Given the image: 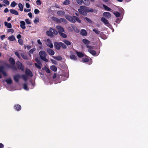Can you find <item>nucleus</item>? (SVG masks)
Here are the masks:
<instances>
[{"label":"nucleus","instance_id":"nucleus-1","mask_svg":"<svg viewBox=\"0 0 148 148\" xmlns=\"http://www.w3.org/2000/svg\"><path fill=\"white\" fill-rule=\"evenodd\" d=\"M65 17L67 20L73 23H75L76 21L79 23L81 22V20L79 18L75 16H71L69 15L66 14Z\"/></svg>","mask_w":148,"mask_h":148},{"label":"nucleus","instance_id":"nucleus-2","mask_svg":"<svg viewBox=\"0 0 148 148\" xmlns=\"http://www.w3.org/2000/svg\"><path fill=\"white\" fill-rule=\"evenodd\" d=\"M39 54L42 60L46 62H48V60L46 58L47 54L45 51H41L39 53Z\"/></svg>","mask_w":148,"mask_h":148},{"label":"nucleus","instance_id":"nucleus-3","mask_svg":"<svg viewBox=\"0 0 148 148\" xmlns=\"http://www.w3.org/2000/svg\"><path fill=\"white\" fill-rule=\"evenodd\" d=\"M77 3L79 5H82L84 3L86 5H88L90 3L88 0H76Z\"/></svg>","mask_w":148,"mask_h":148},{"label":"nucleus","instance_id":"nucleus-4","mask_svg":"<svg viewBox=\"0 0 148 148\" xmlns=\"http://www.w3.org/2000/svg\"><path fill=\"white\" fill-rule=\"evenodd\" d=\"M83 7H85V6H81L80 9H78V11L81 14L84 16H86L87 14V12L83 9L84 8Z\"/></svg>","mask_w":148,"mask_h":148},{"label":"nucleus","instance_id":"nucleus-5","mask_svg":"<svg viewBox=\"0 0 148 148\" xmlns=\"http://www.w3.org/2000/svg\"><path fill=\"white\" fill-rule=\"evenodd\" d=\"M16 64L18 69L21 70L22 71H24V66L22 63L19 61H18L16 62Z\"/></svg>","mask_w":148,"mask_h":148},{"label":"nucleus","instance_id":"nucleus-6","mask_svg":"<svg viewBox=\"0 0 148 148\" xmlns=\"http://www.w3.org/2000/svg\"><path fill=\"white\" fill-rule=\"evenodd\" d=\"M51 29H52V28H50L49 30L47 31L46 33L47 35L49 36L51 38L53 37L54 36L53 34H52Z\"/></svg>","mask_w":148,"mask_h":148},{"label":"nucleus","instance_id":"nucleus-7","mask_svg":"<svg viewBox=\"0 0 148 148\" xmlns=\"http://www.w3.org/2000/svg\"><path fill=\"white\" fill-rule=\"evenodd\" d=\"M101 20L105 25L107 26H109V25H110V24L109 23L108 20L105 18L103 17L101 18Z\"/></svg>","mask_w":148,"mask_h":148},{"label":"nucleus","instance_id":"nucleus-8","mask_svg":"<svg viewBox=\"0 0 148 148\" xmlns=\"http://www.w3.org/2000/svg\"><path fill=\"white\" fill-rule=\"evenodd\" d=\"M25 72L26 75L30 77H32L33 76V75L32 72L29 69H26Z\"/></svg>","mask_w":148,"mask_h":148},{"label":"nucleus","instance_id":"nucleus-9","mask_svg":"<svg viewBox=\"0 0 148 148\" xmlns=\"http://www.w3.org/2000/svg\"><path fill=\"white\" fill-rule=\"evenodd\" d=\"M55 48L58 50H60L61 48V45L60 42H54Z\"/></svg>","mask_w":148,"mask_h":148},{"label":"nucleus","instance_id":"nucleus-10","mask_svg":"<svg viewBox=\"0 0 148 148\" xmlns=\"http://www.w3.org/2000/svg\"><path fill=\"white\" fill-rule=\"evenodd\" d=\"M47 45L51 48L53 47V45L51 42V40L49 39H47L46 40Z\"/></svg>","mask_w":148,"mask_h":148},{"label":"nucleus","instance_id":"nucleus-11","mask_svg":"<svg viewBox=\"0 0 148 148\" xmlns=\"http://www.w3.org/2000/svg\"><path fill=\"white\" fill-rule=\"evenodd\" d=\"M56 28L58 30V33L59 34L64 32V29L60 26H56Z\"/></svg>","mask_w":148,"mask_h":148},{"label":"nucleus","instance_id":"nucleus-12","mask_svg":"<svg viewBox=\"0 0 148 148\" xmlns=\"http://www.w3.org/2000/svg\"><path fill=\"white\" fill-rule=\"evenodd\" d=\"M21 76L19 74H17L14 76V79L16 82H18Z\"/></svg>","mask_w":148,"mask_h":148},{"label":"nucleus","instance_id":"nucleus-13","mask_svg":"<svg viewBox=\"0 0 148 148\" xmlns=\"http://www.w3.org/2000/svg\"><path fill=\"white\" fill-rule=\"evenodd\" d=\"M47 52L49 55L53 56L54 54V51L52 49L50 48H47Z\"/></svg>","mask_w":148,"mask_h":148},{"label":"nucleus","instance_id":"nucleus-14","mask_svg":"<svg viewBox=\"0 0 148 148\" xmlns=\"http://www.w3.org/2000/svg\"><path fill=\"white\" fill-rule=\"evenodd\" d=\"M83 9L86 12H93V10L92 8H89L88 7L86 6L85 7H83Z\"/></svg>","mask_w":148,"mask_h":148},{"label":"nucleus","instance_id":"nucleus-15","mask_svg":"<svg viewBox=\"0 0 148 148\" xmlns=\"http://www.w3.org/2000/svg\"><path fill=\"white\" fill-rule=\"evenodd\" d=\"M103 16L107 18H109L111 16V14L109 12H104L103 14Z\"/></svg>","mask_w":148,"mask_h":148},{"label":"nucleus","instance_id":"nucleus-16","mask_svg":"<svg viewBox=\"0 0 148 148\" xmlns=\"http://www.w3.org/2000/svg\"><path fill=\"white\" fill-rule=\"evenodd\" d=\"M14 109L16 110L17 111L20 110L21 109V106L18 104L15 105L14 106Z\"/></svg>","mask_w":148,"mask_h":148},{"label":"nucleus","instance_id":"nucleus-17","mask_svg":"<svg viewBox=\"0 0 148 148\" xmlns=\"http://www.w3.org/2000/svg\"><path fill=\"white\" fill-rule=\"evenodd\" d=\"M25 23L24 21H20V27L22 29H25Z\"/></svg>","mask_w":148,"mask_h":148},{"label":"nucleus","instance_id":"nucleus-18","mask_svg":"<svg viewBox=\"0 0 148 148\" xmlns=\"http://www.w3.org/2000/svg\"><path fill=\"white\" fill-rule=\"evenodd\" d=\"M80 34L81 35L83 36H86L87 35V33L86 31L84 29H82L81 30Z\"/></svg>","mask_w":148,"mask_h":148},{"label":"nucleus","instance_id":"nucleus-19","mask_svg":"<svg viewBox=\"0 0 148 148\" xmlns=\"http://www.w3.org/2000/svg\"><path fill=\"white\" fill-rule=\"evenodd\" d=\"M10 63L12 65H14L15 64V61L14 60L12 57L10 58L9 60Z\"/></svg>","mask_w":148,"mask_h":148},{"label":"nucleus","instance_id":"nucleus-20","mask_svg":"<svg viewBox=\"0 0 148 148\" xmlns=\"http://www.w3.org/2000/svg\"><path fill=\"white\" fill-rule=\"evenodd\" d=\"M75 52L77 55L79 57L82 58L84 57V55L82 53L80 52H78L76 51H75Z\"/></svg>","mask_w":148,"mask_h":148},{"label":"nucleus","instance_id":"nucleus-21","mask_svg":"<svg viewBox=\"0 0 148 148\" xmlns=\"http://www.w3.org/2000/svg\"><path fill=\"white\" fill-rule=\"evenodd\" d=\"M4 25L8 28H10L12 27V25L10 23H8L6 21L4 22Z\"/></svg>","mask_w":148,"mask_h":148},{"label":"nucleus","instance_id":"nucleus-22","mask_svg":"<svg viewBox=\"0 0 148 148\" xmlns=\"http://www.w3.org/2000/svg\"><path fill=\"white\" fill-rule=\"evenodd\" d=\"M10 11L12 14L15 15H18V13L17 11L15 10L10 9Z\"/></svg>","mask_w":148,"mask_h":148},{"label":"nucleus","instance_id":"nucleus-23","mask_svg":"<svg viewBox=\"0 0 148 148\" xmlns=\"http://www.w3.org/2000/svg\"><path fill=\"white\" fill-rule=\"evenodd\" d=\"M70 58L74 60H77V59L76 56L74 54H71L70 56Z\"/></svg>","mask_w":148,"mask_h":148},{"label":"nucleus","instance_id":"nucleus-24","mask_svg":"<svg viewBox=\"0 0 148 148\" xmlns=\"http://www.w3.org/2000/svg\"><path fill=\"white\" fill-rule=\"evenodd\" d=\"M57 14L60 16L64 15L65 14V12L63 10H59L57 12Z\"/></svg>","mask_w":148,"mask_h":148},{"label":"nucleus","instance_id":"nucleus-25","mask_svg":"<svg viewBox=\"0 0 148 148\" xmlns=\"http://www.w3.org/2000/svg\"><path fill=\"white\" fill-rule=\"evenodd\" d=\"M82 42L85 44L88 45L90 43V41L86 39H83Z\"/></svg>","mask_w":148,"mask_h":148},{"label":"nucleus","instance_id":"nucleus-26","mask_svg":"<svg viewBox=\"0 0 148 148\" xmlns=\"http://www.w3.org/2000/svg\"><path fill=\"white\" fill-rule=\"evenodd\" d=\"M52 57L54 59L58 61H60L62 59V57L60 56H53Z\"/></svg>","mask_w":148,"mask_h":148},{"label":"nucleus","instance_id":"nucleus-27","mask_svg":"<svg viewBox=\"0 0 148 148\" xmlns=\"http://www.w3.org/2000/svg\"><path fill=\"white\" fill-rule=\"evenodd\" d=\"M50 68L51 70L54 72H56L57 71V69L56 67L54 65H52V66H51Z\"/></svg>","mask_w":148,"mask_h":148},{"label":"nucleus","instance_id":"nucleus-28","mask_svg":"<svg viewBox=\"0 0 148 148\" xmlns=\"http://www.w3.org/2000/svg\"><path fill=\"white\" fill-rule=\"evenodd\" d=\"M70 3V1L69 0H65L63 3V5H67Z\"/></svg>","mask_w":148,"mask_h":148},{"label":"nucleus","instance_id":"nucleus-29","mask_svg":"<svg viewBox=\"0 0 148 148\" xmlns=\"http://www.w3.org/2000/svg\"><path fill=\"white\" fill-rule=\"evenodd\" d=\"M103 6L104 9L107 11H110L111 10V9L110 8L105 5L103 4Z\"/></svg>","mask_w":148,"mask_h":148},{"label":"nucleus","instance_id":"nucleus-30","mask_svg":"<svg viewBox=\"0 0 148 148\" xmlns=\"http://www.w3.org/2000/svg\"><path fill=\"white\" fill-rule=\"evenodd\" d=\"M63 41L67 45H69L71 44V42L66 40L64 39L63 40Z\"/></svg>","mask_w":148,"mask_h":148},{"label":"nucleus","instance_id":"nucleus-31","mask_svg":"<svg viewBox=\"0 0 148 148\" xmlns=\"http://www.w3.org/2000/svg\"><path fill=\"white\" fill-rule=\"evenodd\" d=\"M84 21L86 20L88 23L92 24V21L87 17H85L84 18Z\"/></svg>","mask_w":148,"mask_h":148},{"label":"nucleus","instance_id":"nucleus-32","mask_svg":"<svg viewBox=\"0 0 148 148\" xmlns=\"http://www.w3.org/2000/svg\"><path fill=\"white\" fill-rule=\"evenodd\" d=\"M53 20L54 21L56 22H57L58 23H60V19H59L56 17H53Z\"/></svg>","mask_w":148,"mask_h":148},{"label":"nucleus","instance_id":"nucleus-33","mask_svg":"<svg viewBox=\"0 0 148 148\" xmlns=\"http://www.w3.org/2000/svg\"><path fill=\"white\" fill-rule=\"evenodd\" d=\"M18 6L19 8V10L22 11L23 9V6L21 3H19L18 4Z\"/></svg>","mask_w":148,"mask_h":148},{"label":"nucleus","instance_id":"nucleus-34","mask_svg":"<svg viewBox=\"0 0 148 148\" xmlns=\"http://www.w3.org/2000/svg\"><path fill=\"white\" fill-rule=\"evenodd\" d=\"M21 57L24 59L26 60H28V58L27 56V55L25 54L24 53H21Z\"/></svg>","mask_w":148,"mask_h":148},{"label":"nucleus","instance_id":"nucleus-35","mask_svg":"<svg viewBox=\"0 0 148 148\" xmlns=\"http://www.w3.org/2000/svg\"><path fill=\"white\" fill-rule=\"evenodd\" d=\"M42 69L44 70L48 73H50V71L49 68L46 66H44Z\"/></svg>","mask_w":148,"mask_h":148},{"label":"nucleus","instance_id":"nucleus-36","mask_svg":"<svg viewBox=\"0 0 148 148\" xmlns=\"http://www.w3.org/2000/svg\"><path fill=\"white\" fill-rule=\"evenodd\" d=\"M89 52L93 56H95L96 55V51L90 49L89 50Z\"/></svg>","mask_w":148,"mask_h":148},{"label":"nucleus","instance_id":"nucleus-37","mask_svg":"<svg viewBox=\"0 0 148 148\" xmlns=\"http://www.w3.org/2000/svg\"><path fill=\"white\" fill-rule=\"evenodd\" d=\"M60 44L61 47L62 48L64 49H66V48L67 47L66 45L64 43L60 42Z\"/></svg>","mask_w":148,"mask_h":148},{"label":"nucleus","instance_id":"nucleus-38","mask_svg":"<svg viewBox=\"0 0 148 148\" xmlns=\"http://www.w3.org/2000/svg\"><path fill=\"white\" fill-rule=\"evenodd\" d=\"M8 38L10 41H14L15 39L14 36L13 35L9 36Z\"/></svg>","mask_w":148,"mask_h":148},{"label":"nucleus","instance_id":"nucleus-39","mask_svg":"<svg viewBox=\"0 0 148 148\" xmlns=\"http://www.w3.org/2000/svg\"><path fill=\"white\" fill-rule=\"evenodd\" d=\"M5 81L8 84H11L12 82V81L10 78L6 80Z\"/></svg>","mask_w":148,"mask_h":148},{"label":"nucleus","instance_id":"nucleus-40","mask_svg":"<svg viewBox=\"0 0 148 148\" xmlns=\"http://www.w3.org/2000/svg\"><path fill=\"white\" fill-rule=\"evenodd\" d=\"M17 5V3H16L15 1H12L10 5V6L12 7H14L16 5Z\"/></svg>","mask_w":148,"mask_h":148},{"label":"nucleus","instance_id":"nucleus-41","mask_svg":"<svg viewBox=\"0 0 148 148\" xmlns=\"http://www.w3.org/2000/svg\"><path fill=\"white\" fill-rule=\"evenodd\" d=\"M22 77L25 81H26L27 80V76L25 75H22Z\"/></svg>","mask_w":148,"mask_h":148},{"label":"nucleus","instance_id":"nucleus-42","mask_svg":"<svg viewBox=\"0 0 148 148\" xmlns=\"http://www.w3.org/2000/svg\"><path fill=\"white\" fill-rule=\"evenodd\" d=\"M59 34L62 37L64 38H66L67 37L66 35L63 32L60 33Z\"/></svg>","mask_w":148,"mask_h":148},{"label":"nucleus","instance_id":"nucleus-43","mask_svg":"<svg viewBox=\"0 0 148 148\" xmlns=\"http://www.w3.org/2000/svg\"><path fill=\"white\" fill-rule=\"evenodd\" d=\"M51 31L53 34L55 35H57L58 34L57 31L54 29L52 28V29H51Z\"/></svg>","mask_w":148,"mask_h":148},{"label":"nucleus","instance_id":"nucleus-44","mask_svg":"<svg viewBox=\"0 0 148 148\" xmlns=\"http://www.w3.org/2000/svg\"><path fill=\"white\" fill-rule=\"evenodd\" d=\"M34 65L35 66H36V67H37V68L39 69H41V65L42 64H39L36 63H35L34 64Z\"/></svg>","mask_w":148,"mask_h":148},{"label":"nucleus","instance_id":"nucleus-45","mask_svg":"<svg viewBox=\"0 0 148 148\" xmlns=\"http://www.w3.org/2000/svg\"><path fill=\"white\" fill-rule=\"evenodd\" d=\"M82 61L84 62H87L89 61V59L86 58H83L82 59Z\"/></svg>","mask_w":148,"mask_h":148},{"label":"nucleus","instance_id":"nucleus-46","mask_svg":"<svg viewBox=\"0 0 148 148\" xmlns=\"http://www.w3.org/2000/svg\"><path fill=\"white\" fill-rule=\"evenodd\" d=\"M114 14L115 15V16L117 17H119L120 16V14L118 12H114Z\"/></svg>","mask_w":148,"mask_h":148},{"label":"nucleus","instance_id":"nucleus-47","mask_svg":"<svg viewBox=\"0 0 148 148\" xmlns=\"http://www.w3.org/2000/svg\"><path fill=\"white\" fill-rule=\"evenodd\" d=\"M36 4L38 5H41L42 3L40 0H37L36 2Z\"/></svg>","mask_w":148,"mask_h":148},{"label":"nucleus","instance_id":"nucleus-48","mask_svg":"<svg viewBox=\"0 0 148 148\" xmlns=\"http://www.w3.org/2000/svg\"><path fill=\"white\" fill-rule=\"evenodd\" d=\"M93 31L97 34H99L100 33V31L95 29H93Z\"/></svg>","mask_w":148,"mask_h":148},{"label":"nucleus","instance_id":"nucleus-49","mask_svg":"<svg viewBox=\"0 0 148 148\" xmlns=\"http://www.w3.org/2000/svg\"><path fill=\"white\" fill-rule=\"evenodd\" d=\"M35 51V49H32L30 50L29 51V55L30 56H31V53H32L34 52Z\"/></svg>","mask_w":148,"mask_h":148},{"label":"nucleus","instance_id":"nucleus-50","mask_svg":"<svg viewBox=\"0 0 148 148\" xmlns=\"http://www.w3.org/2000/svg\"><path fill=\"white\" fill-rule=\"evenodd\" d=\"M60 23L61 22H62L64 23H66L67 22L65 18H60Z\"/></svg>","mask_w":148,"mask_h":148},{"label":"nucleus","instance_id":"nucleus-51","mask_svg":"<svg viewBox=\"0 0 148 148\" xmlns=\"http://www.w3.org/2000/svg\"><path fill=\"white\" fill-rule=\"evenodd\" d=\"M3 3L7 5H9L10 4L9 1L8 0H4L3 1Z\"/></svg>","mask_w":148,"mask_h":148},{"label":"nucleus","instance_id":"nucleus-52","mask_svg":"<svg viewBox=\"0 0 148 148\" xmlns=\"http://www.w3.org/2000/svg\"><path fill=\"white\" fill-rule=\"evenodd\" d=\"M18 41L19 44L21 45H23V40L21 39H18Z\"/></svg>","mask_w":148,"mask_h":148},{"label":"nucleus","instance_id":"nucleus-53","mask_svg":"<svg viewBox=\"0 0 148 148\" xmlns=\"http://www.w3.org/2000/svg\"><path fill=\"white\" fill-rule=\"evenodd\" d=\"M23 87L24 89L27 90L28 89V87L26 84H23Z\"/></svg>","mask_w":148,"mask_h":148},{"label":"nucleus","instance_id":"nucleus-54","mask_svg":"<svg viewBox=\"0 0 148 148\" xmlns=\"http://www.w3.org/2000/svg\"><path fill=\"white\" fill-rule=\"evenodd\" d=\"M25 21L26 23H27L28 24H30L31 23L30 21L28 19H26L25 20Z\"/></svg>","mask_w":148,"mask_h":148},{"label":"nucleus","instance_id":"nucleus-55","mask_svg":"<svg viewBox=\"0 0 148 148\" xmlns=\"http://www.w3.org/2000/svg\"><path fill=\"white\" fill-rule=\"evenodd\" d=\"M14 53L15 55H16L19 58H21L18 52L17 51L15 52Z\"/></svg>","mask_w":148,"mask_h":148},{"label":"nucleus","instance_id":"nucleus-56","mask_svg":"<svg viewBox=\"0 0 148 148\" xmlns=\"http://www.w3.org/2000/svg\"><path fill=\"white\" fill-rule=\"evenodd\" d=\"M4 71L3 67V66H0V73H2Z\"/></svg>","mask_w":148,"mask_h":148},{"label":"nucleus","instance_id":"nucleus-57","mask_svg":"<svg viewBox=\"0 0 148 148\" xmlns=\"http://www.w3.org/2000/svg\"><path fill=\"white\" fill-rule=\"evenodd\" d=\"M34 12L35 14H38L39 13L40 11L37 9H35L34 10Z\"/></svg>","mask_w":148,"mask_h":148},{"label":"nucleus","instance_id":"nucleus-58","mask_svg":"<svg viewBox=\"0 0 148 148\" xmlns=\"http://www.w3.org/2000/svg\"><path fill=\"white\" fill-rule=\"evenodd\" d=\"M51 60L53 64H57V62L55 60L51 59Z\"/></svg>","mask_w":148,"mask_h":148},{"label":"nucleus","instance_id":"nucleus-59","mask_svg":"<svg viewBox=\"0 0 148 148\" xmlns=\"http://www.w3.org/2000/svg\"><path fill=\"white\" fill-rule=\"evenodd\" d=\"M36 60L37 63V64H42L41 62L37 58H36Z\"/></svg>","mask_w":148,"mask_h":148},{"label":"nucleus","instance_id":"nucleus-60","mask_svg":"<svg viewBox=\"0 0 148 148\" xmlns=\"http://www.w3.org/2000/svg\"><path fill=\"white\" fill-rule=\"evenodd\" d=\"M34 22L35 23H36L37 22H39V19L38 18L37 19H35L34 20Z\"/></svg>","mask_w":148,"mask_h":148},{"label":"nucleus","instance_id":"nucleus-61","mask_svg":"<svg viewBox=\"0 0 148 148\" xmlns=\"http://www.w3.org/2000/svg\"><path fill=\"white\" fill-rule=\"evenodd\" d=\"M2 74L4 76H6L7 75V74L6 73V72L4 71L2 73Z\"/></svg>","mask_w":148,"mask_h":148},{"label":"nucleus","instance_id":"nucleus-62","mask_svg":"<svg viewBox=\"0 0 148 148\" xmlns=\"http://www.w3.org/2000/svg\"><path fill=\"white\" fill-rule=\"evenodd\" d=\"M8 32H11V33H13L14 32V30L13 29H8Z\"/></svg>","mask_w":148,"mask_h":148},{"label":"nucleus","instance_id":"nucleus-63","mask_svg":"<svg viewBox=\"0 0 148 148\" xmlns=\"http://www.w3.org/2000/svg\"><path fill=\"white\" fill-rule=\"evenodd\" d=\"M21 36L20 34H18L16 36L17 38L18 39H20V38H21Z\"/></svg>","mask_w":148,"mask_h":148},{"label":"nucleus","instance_id":"nucleus-64","mask_svg":"<svg viewBox=\"0 0 148 148\" xmlns=\"http://www.w3.org/2000/svg\"><path fill=\"white\" fill-rule=\"evenodd\" d=\"M12 68L13 70L16 71L17 70V68L14 66H12Z\"/></svg>","mask_w":148,"mask_h":148}]
</instances>
